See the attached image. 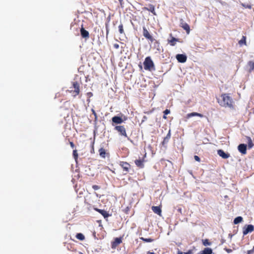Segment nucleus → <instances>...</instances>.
Here are the masks:
<instances>
[{
  "instance_id": "nucleus-33",
  "label": "nucleus",
  "mask_w": 254,
  "mask_h": 254,
  "mask_svg": "<svg viewBox=\"0 0 254 254\" xmlns=\"http://www.w3.org/2000/svg\"><path fill=\"white\" fill-rule=\"evenodd\" d=\"M194 158L195 161H198V162L200 161V158H199V157L198 156L195 155L194 156Z\"/></svg>"
},
{
  "instance_id": "nucleus-8",
  "label": "nucleus",
  "mask_w": 254,
  "mask_h": 254,
  "mask_svg": "<svg viewBox=\"0 0 254 254\" xmlns=\"http://www.w3.org/2000/svg\"><path fill=\"white\" fill-rule=\"evenodd\" d=\"M238 149L239 151L243 154H246L247 152V145L245 144H240L238 147Z\"/></svg>"
},
{
  "instance_id": "nucleus-27",
  "label": "nucleus",
  "mask_w": 254,
  "mask_h": 254,
  "mask_svg": "<svg viewBox=\"0 0 254 254\" xmlns=\"http://www.w3.org/2000/svg\"><path fill=\"white\" fill-rule=\"evenodd\" d=\"M203 244L205 246H210L211 243L209 242L208 239H205L203 241Z\"/></svg>"
},
{
  "instance_id": "nucleus-1",
  "label": "nucleus",
  "mask_w": 254,
  "mask_h": 254,
  "mask_svg": "<svg viewBox=\"0 0 254 254\" xmlns=\"http://www.w3.org/2000/svg\"><path fill=\"white\" fill-rule=\"evenodd\" d=\"M222 100H219L220 105L224 107L231 108L232 107L233 101L231 97L226 94H222L221 96Z\"/></svg>"
},
{
  "instance_id": "nucleus-22",
  "label": "nucleus",
  "mask_w": 254,
  "mask_h": 254,
  "mask_svg": "<svg viewBox=\"0 0 254 254\" xmlns=\"http://www.w3.org/2000/svg\"><path fill=\"white\" fill-rule=\"evenodd\" d=\"M243 221V218L241 216H238L235 218L234 220V223L235 224H237Z\"/></svg>"
},
{
  "instance_id": "nucleus-30",
  "label": "nucleus",
  "mask_w": 254,
  "mask_h": 254,
  "mask_svg": "<svg viewBox=\"0 0 254 254\" xmlns=\"http://www.w3.org/2000/svg\"><path fill=\"white\" fill-rule=\"evenodd\" d=\"M73 155L75 159H76L78 156V154L77 151L76 150H74L73 152Z\"/></svg>"
},
{
  "instance_id": "nucleus-45",
  "label": "nucleus",
  "mask_w": 254,
  "mask_h": 254,
  "mask_svg": "<svg viewBox=\"0 0 254 254\" xmlns=\"http://www.w3.org/2000/svg\"><path fill=\"white\" fill-rule=\"evenodd\" d=\"M119 1H120V2H121L122 0H119Z\"/></svg>"
},
{
  "instance_id": "nucleus-12",
  "label": "nucleus",
  "mask_w": 254,
  "mask_h": 254,
  "mask_svg": "<svg viewBox=\"0 0 254 254\" xmlns=\"http://www.w3.org/2000/svg\"><path fill=\"white\" fill-rule=\"evenodd\" d=\"M80 33L82 37L84 38H89V32L86 30L84 28H81L80 29Z\"/></svg>"
},
{
  "instance_id": "nucleus-20",
  "label": "nucleus",
  "mask_w": 254,
  "mask_h": 254,
  "mask_svg": "<svg viewBox=\"0 0 254 254\" xmlns=\"http://www.w3.org/2000/svg\"><path fill=\"white\" fill-rule=\"evenodd\" d=\"M203 254H211L212 253V250L211 248H205L202 251Z\"/></svg>"
},
{
  "instance_id": "nucleus-10",
  "label": "nucleus",
  "mask_w": 254,
  "mask_h": 254,
  "mask_svg": "<svg viewBox=\"0 0 254 254\" xmlns=\"http://www.w3.org/2000/svg\"><path fill=\"white\" fill-rule=\"evenodd\" d=\"M218 154L223 159H227L230 157L228 153H225L223 150L219 149L217 151Z\"/></svg>"
},
{
  "instance_id": "nucleus-37",
  "label": "nucleus",
  "mask_w": 254,
  "mask_h": 254,
  "mask_svg": "<svg viewBox=\"0 0 254 254\" xmlns=\"http://www.w3.org/2000/svg\"><path fill=\"white\" fill-rule=\"evenodd\" d=\"M93 188L94 189V190H97L99 189V187L97 186H96V185H94L93 186Z\"/></svg>"
},
{
  "instance_id": "nucleus-14",
  "label": "nucleus",
  "mask_w": 254,
  "mask_h": 254,
  "mask_svg": "<svg viewBox=\"0 0 254 254\" xmlns=\"http://www.w3.org/2000/svg\"><path fill=\"white\" fill-rule=\"evenodd\" d=\"M95 210L99 212L100 213H101L104 216V218H107L109 216V214L104 210L99 209L98 208L95 209Z\"/></svg>"
},
{
  "instance_id": "nucleus-9",
  "label": "nucleus",
  "mask_w": 254,
  "mask_h": 254,
  "mask_svg": "<svg viewBox=\"0 0 254 254\" xmlns=\"http://www.w3.org/2000/svg\"><path fill=\"white\" fill-rule=\"evenodd\" d=\"M181 26L186 31L187 34H189L190 32V29L189 25L185 22L183 20H181Z\"/></svg>"
},
{
  "instance_id": "nucleus-26",
  "label": "nucleus",
  "mask_w": 254,
  "mask_h": 254,
  "mask_svg": "<svg viewBox=\"0 0 254 254\" xmlns=\"http://www.w3.org/2000/svg\"><path fill=\"white\" fill-rule=\"evenodd\" d=\"M140 239H141L142 240H143L145 242H152L153 241V240L151 238L147 239V238H144L143 237H141V238H140Z\"/></svg>"
},
{
  "instance_id": "nucleus-6",
  "label": "nucleus",
  "mask_w": 254,
  "mask_h": 254,
  "mask_svg": "<svg viewBox=\"0 0 254 254\" xmlns=\"http://www.w3.org/2000/svg\"><path fill=\"white\" fill-rule=\"evenodd\" d=\"M176 58L179 63H184L186 62L187 57L184 54H177Z\"/></svg>"
},
{
  "instance_id": "nucleus-25",
  "label": "nucleus",
  "mask_w": 254,
  "mask_h": 254,
  "mask_svg": "<svg viewBox=\"0 0 254 254\" xmlns=\"http://www.w3.org/2000/svg\"><path fill=\"white\" fill-rule=\"evenodd\" d=\"M76 237L77 239L80 240H83L84 239V236L81 233L77 234Z\"/></svg>"
},
{
  "instance_id": "nucleus-29",
  "label": "nucleus",
  "mask_w": 254,
  "mask_h": 254,
  "mask_svg": "<svg viewBox=\"0 0 254 254\" xmlns=\"http://www.w3.org/2000/svg\"><path fill=\"white\" fill-rule=\"evenodd\" d=\"M119 31L120 34L124 33L123 24H121L119 26Z\"/></svg>"
},
{
  "instance_id": "nucleus-16",
  "label": "nucleus",
  "mask_w": 254,
  "mask_h": 254,
  "mask_svg": "<svg viewBox=\"0 0 254 254\" xmlns=\"http://www.w3.org/2000/svg\"><path fill=\"white\" fill-rule=\"evenodd\" d=\"M135 164L139 168H143L144 167L143 161L140 159L136 160L135 161Z\"/></svg>"
},
{
  "instance_id": "nucleus-44",
  "label": "nucleus",
  "mask_w": 254,
  "mask_h": 254,
  "mask_svg": "<svg viewBox=\"0 0 254 254\" xmlns=\"http://www.w3.org/2000/svg\"><path fill=\"white\" fill-rule=\"evenodd\" d=\"M202 254V252H201V253H198V254Z\"/></svg>"
},
{
  "instance_id": "nucleus-19",
  "label": "nucleus",
  "mask_w": 254,
  "mask_h": 254,
  "mask_svg": "<svg viewBox=\"0 0 254 254\" xmlns=\"http://www.w3.org/2000/svg\"><path fill=\"white\" fill-rule=\"evenodd\" d=\"M121 166L126 171H127L129 165L127 162H122L121 163Z\"/></svg>"
},
{
  "instance_id": "nucleus-3",
  "label": "nucleus",
  "mask_w": 254,
  "mask_h": 254,
  "mask_svg": "<svg viewBox=\"0 0 254 254\" xmlns=\"http://www.w3.org/2000/svg\"><path fill=\"white\" fill-rule=\"evenodd\" d=\"M127 120V117L123 115L121 117L114 116L112 118V122L116 124H120Z\"/></svg>"
},
{
  "instance_id": "nucleus-28",
  "label": "nucleus",
  "mask_w": 254,
  "mask_h": 254,
  "mask_svg": "<svg viewBox=\"0 0 254 254\" xmlns=\"http://www.w3.org/2000/svg\"><path fill=\"white\" fill-rule=\"evenodd\" d=\"M177 41L178 40L176 38L173 37L172 39L170 41V43L172 46H174L175 45V42Z\"/></svg>"
},
{
  "instance_id": "nucleus-40",
  "label": "nucleus",
  "mask_w": 254,
  "mask_h": 254,
  "mask_svg": "<svg viewBox=\"0 0 254 254\" xmlns=\"http://www.w3.org/2000/svg\"><path fill=\"white\" fill-rule=\"evenodd\" d=\"M147 254H155L153 252H148Z\"/></svg>"
},
{
  "instance_id": "nucleus-36",
  "label": "nucleus",
  "mask_w": 254,
  "mask_h": 254,
  "mask_svg": "<svg viewBox=\"0 0 254 254\" xmlns=\"http://www.w3.org/2000/svg\"><path fill=\"white\" fill-rule=\"evenodd\" d=\"M114 47L116 48V49H118L119 47V46L118 44H115L114 45Z\"/></svg>"
},
{
  "instance_id": "nucleus-5",
  "label": "nucleus",
  "mask_w": 254,
  "mask_h": 254,
  "mask_svg": "<svg viewBox=\"0 0 254 254\" xmlns=\"http://www.w3.org/2000/svg\"><path fill=\"white\" fill-rule=\"evenodd\" d=\"M115 129L116 130H117L119 132H120V133L121 135H123V136H124L127 137L126 129L124 126H118L115 127Z\"/></svg>"
},
{
  "instance_id": "nucleus-2",
  "label": "nucleus",
  "mask_w": 254,
  "mask_h": 254,
  "mask_svg": "<svg viewBox=\"0 0 254 254\" xmlns=\"http://www.w3.org/2000/svg\"><path fill=\"white\" fill-rule=\"evenodd\" d=\"M143 64L145 70L149 71L155 70L154 63L150 57L145 58Z\"/></svg>"
},
{
  "instance_id": "nucleus-23",
  "label": "nucleus",
  "mask_w": 254,
  "mask_h": 254,
  "mask_svg": "<svg viewBox=\"0 0 254 254\" xmlns=\"http://www.w3.org/2000/svg\"><path fill=\"white\" fill-rule=\"evenodd\" d=\"M247 142L248 144V147L249 148H251L254 145V144L252 142V140L250 137H247Z\"/></svg>"
},
{
  "instance_id": "nucleus-15",
  "label": "nucleus",
  "mask_w": 254,
  "mask_h": 254,
  "mask_svg": "<svg viewBox=\"0 0 254 254\" xmlns=\"http://www.w3.org/2000/svg\"><path fill=\"white\" fill-rule=\"evenodd\" d=\"M152 209L153 212L159 215H161V210L159 206H152Z\"/></svg>"
},
{
  "instance_id": "nucleus-39",
  "label": "nucleus",
  "mask_w": 254,
  "mask_h": 254,
  "mask_svg": "<svg viewBox=\"0 0 254 254\" xmlns=\"http://www.w3.org/2000/svg\"><path fill=\"white\" fill-rule=\"evenodd\" d=\"M185 254H192V252L191 251H189L188 252L185 253Z\"/></svg>"
},
{
  "instance_id": "nucleus-21",
  "label": "nucleus",
  "mask_w": 254,
  "mask_h": 254,
  "mask_svg": "<svg viewBox=\"0 0 254 254\" xmlns=\"http://www.w3.org/2000/svg\"><path fill=\"white\" fill-rule=\"evenodd\" d=\"M100 155L101 157L105 158L106 157V151L104 149L101 148L99 150Z\"/></svg>"
},
{
  "instance_id": "nucleus-13",
  "label": "nucleus",
  "mask_w": 254,
  "mask_h": 254,
  "mask_svg": "<svg viewBox=\"0 0 254 254\" xmlns=\"http://www.w3.org/2000/svg\"><path fill=\"white\" fill-rule=\"evenodd\" d=\"M194 116H198L200 118H202L203 117V115H202L201 114L197 113L196 112H192V113L187 114V118H191V117H192Z\"/></svg>"
},
{
  "instance_id": "nucleus-35",
  "label": "nucleus",
  "mask_w": 254,
  "mask_h": 254,
  "mask_svg": "<svg viewBox=\"0 0 254 254\" xmlns=\"http://www.w3.org/2000/svg\"><path fill=\"white\" fill-rule=\"evenodd\" d=\"M254 253V250L249 251L248 252V254H252Z\"/></svg>"
},
{
  "instance_id": "nucleus-41",
  "label": "nucleus",
  "mask_w": 254,
  "mask_h": 254,
  "mask_svg": "<svg viewBox=\"0 0 254 254\" xmlns=\"http://www.w3.org/2000/svg\"><path fill=\"white\" fill-rule=\"evenodd\" d=\"M92 112H93V114L95 115V116L96 117V114L95 112L93 110H92Z\"/></svg>"
},
{
  "instance_id": "nucleus-34",
  "label": "nucleus",
  "mask_w": 254,
  "mask_h": 254,
  "mask_svg": "<svg viewBox=\"0 0 254 254\" xmlns=\"http://www.w3.org/2000/svg\"><path fill=\"white\" fill-rule=\"evenodd\" d=\"M164 113L165 115H167V114L170 113V110H168V109H166L164 111Z\"/></svg>"
},
{
  "instance_id": "nucleus-32",
  "label": "nucleus",
  "mask_w": 254,
  "mask_h": 254,
  "mask_svg": "<svg viewBox=\"0 0 254 254\" xmlns=\"http://www.w3.org/2000/svg\"><path fill=\"white\" fill-rule=\"evenodd\" d=\"M245 42H246V39H245V37L244 36H243V38L239 41V43L240 44H242V43H245Z\"/></svg>"
},
{
  "instance_id": "nucleus-7",
  "label": "nucleus",
  "mask_w": 254,
  "mask_h": 254,
  "mask_svg": "<svg viewBox=\"0 0 254 254\" xmlns=\"http://www.w3.org/2000/svg\"><path fill=\"white\" fill-rule=\"evenodd\" d=\"M143 35L147 39L150 40L151 41H153V38L151 35L150 34L149 32L148 31L147 29L145 27L143 28Z\"/></svg>"
},
{
  "instance_id": "nucleus-38",
  "label": "nucleus",
  "mask_w": 254,
  "mask_h": 254,
  "mask_svg": "<svg viewBox=\"0 0 254 254\" xmlns=\"http://www.w3.org/2000/svg\"><path fill=\"white\" fill-rule=\"evenodd\" d=\"M70 146L73 148L74 147V145L72 142H70Z\"/></svg>"
},
{
  "instance_id": "nucleus-11",
  "label": "nucleus",
  "mask_w": 254,
  "mask_h": 254,
  "mask_svg": "<svg viewBox=\"0 0 254 254\" xmlns=\"http://www.w3.org/2000/svg\"><path fill=\"white\" fill-rule=\"evenodd\" d=\"M73 87L74 89L73 92L75 93L73 96H75L79 93V84L77 82H74L73 83Z\"/></svg>"
},
{
  "instance_id": "nucleus-17",
  "label": "nucleus",
  "mask_w": 254,
  "mask_h": 254,
  "mask_svg": "<svg viewBox=\"0 0 254 254\" xmlns=\"http://www.w3.org/2000/svg\"><path fill=\"white\" fill-rule=\"evenodd\" d=\"M171 137V133H170V130L169 131V132L167 134L166 136L164 138V140L162 142L163 145H164L165 144L167 143L169 140L170 139Z\"/></svg>"
},
{
  "instance_id": "nucleus-18",
  "label": "nucleus",
  "mask_w": 254,
  "mask_h": 254,
  "mask_svg": "<svg viewBox=\"0 0 254 254\" xmlns=\"http://www.w3.org/2000/svg\"><path fill=\"white\" fill-rule=\"evenodd\" d=\"M122 242V240L120 238H116L115 239V241L113 242L112 247H116L117 245L120 244Z\"/></svg>"
},
{
  "instance_id": "nucleus-46",
  "label": "nucleus",
  "mask_w": 254,
  "mask_h": 254,
  "mask_svg": "<svg viewBox=\"0 0 254 254\" xmlns=\"http://www.w3.org/2000/svg\"><path fill=\"white\" fill-rule=\"evenodd\" d=\"M253 249H254V248H253Z\"/></svg>"
},
{
  "instance_id": "nucleus-42",
  "label": "nucleus",
  "mask_w": 254,
  "mask_h": 254,
  "mask_svg": "<svg viewBox=\"0 0 254 254\" xmlns=\"http://www.w3.org/2000/svg\"><path fill=\"white\" fill-rule=\"evenodd\" d=\"M178 254H183V253L181 252H178Z\"/></svg>"
},
{
  "instance_id": "nucleus-24",
  "label": "nucleus",
  "mask_w": 254,
  "mask_h": 254,
  "mask_svg": "<svg viewBox=\"0 0 254 254\" xmlns=\"http://www.w3.org/2000/svg\"><path fill=\"white\" fill-rule=\"evenodd\" d=\"M248 65L250 67L249 72H251L252 70H254V62L250 61L248 63Z\"/></svg>"
},
{
  "instance_id": "nucleus-43",
  "label": "nucleus",
  "mask_w": 254,
  "mask_h": 254,
  "mask_svg": "<svg viewBox=\"0 0 254 254\" xmlns=\"http://www.w3.org/2000/svg\"><path fill=\"white\" fill-rule=\"evenodd\" d=\"M231 251H232V250H227V252H231Z\"/></svg>"
},
{
  "instance_id": "nucleus-31",
  "label": "nucleus",
  "mask_w": 254,
  "mask_h": 254,
  "mask_svg": "<svg viewBox=\"0 0 254 254\" xmlns=\"http://www.w3.org/2000/svg\"><path fill=\"white\" fill-rule=\"evenodd\" d=\"M149 10L152 12L153 13V14H155V13H154V11H155V9H154V7L153 6H150V7H149Z\"/></svg>"
},
{
  "instance_id": "nucleus-4",
  "label": "nucleus",
  "mask_w": 254,
  "mask_h": 254,
  "mask_svg": "<svg viewBox=\"0 0 254 254\" xmlns=\"http://www.w3.org/2000/svg\"><path fill=\"white\" fill-rule=\"evenodd\" d=\"M254 230V226L253 225L250 224L246 225L243 228V233L244 235H246L249 233L252 232Z\"/></svg>"
}]
</instances>
